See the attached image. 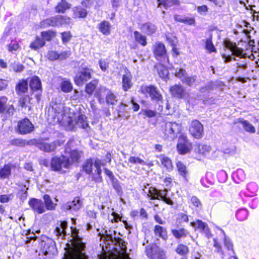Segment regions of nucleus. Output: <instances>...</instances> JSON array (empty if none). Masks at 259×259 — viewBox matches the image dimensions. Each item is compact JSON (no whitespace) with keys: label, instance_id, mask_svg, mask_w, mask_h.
I'll return each mask as SVG.
<instances>
[{"label":"nucleus","instance_id":"obj_48","mask_svg":"<svg viewBox=\"0 0 259 259\" xmlns=\"http://www.w3.org/2000/svg\"><path fill=\"white\" fill-rule=\"evenodd\" d=\"M205 48L209 52H215L216 49L212 42V37L207 38L205 42Z\"/></svg>","mask_w":259,"mask_h":259},{"label":"nucleus","instance_id":"obj_24","mask_svg":"<svg viewBox=\"0 0 259 259\" xmlns=\"http://www.w3.org/2000/svg\"><path fill=\"white\" fill-rule=\"evenodd\" d=\"M29 85L33 91H41V83L40 79L36 76H33L29 82Z\"/></svg>","mask_w":259,"mask_h":259},{"label":"nucleus","instance_id":"obj_30","mask_svg":"<svg viewBox=\"0 0 259 259\" xmlns=\"http://www.w3.org/2000/svg\"><path fill=\"white\" fill-rule=\"evenodd\" d=\"M154 232L156 235L158 236L164 240L167 239V236L166 234V230L163 227L158 225L155 226Z\"/></svg>","mask_w":259,"mask_h":259},{"label":"nucleus","instance_id":"obj_45","mask_svg":"<svg viewBox=\"0 0 259 259\" xmlns=\"http://www.w3.org/2000/svg\"><path fill=\"white\" fill-rule=\"evenodd\" d=\"M74 14L76 17L85 18L87 16V12L85 9L77 7L74 10Z\"/></svg>","mask_w":259,"mask_h":259},{"label":"nucleus","instance_id":"obj_28","mask_svg":"<svg viewBox=\"0 0 259 259\" xmlns=\"http://www.w3.org/2000/svg\"><path fill=\"white\" fill-rule=\"evenodd\" d=\"M111 25L106 21H103L99 24V29L104 35H108L110 33Z\"/></svg>","mask_w":259,"mask_h":259},{"label":"nucleus","instance_id":"obj_40","mask_svg":"<svg viewBox=\"0 0 259 259\" xmlns=\"http://www.w3.org/2000/svg\"><path fill=\"white\" fill-rule=\"evenodd\" d=\"M94 161L92 159H88L83 165L84 171L88 174H91L92 172Z\"/></svg>","mask_w":259,"mask_h":259},{"label":"nucleus","instance_id":"obj_62","mask_svg":"<svg viewBox=\"0 0 259 259\" xmlns=\"http://www.w3.org/2000/svg\"><path fill=\"white\" fill-rule=\"evenodd\" d=\"M144 114L148 117H153L156 115V112L151 110H145L144 111Z\"/></svg>","mask_w":259,"mask_h":259},{"label":"nucleus","instance_id":"obj_51","mask_svg":"<svg viewBox=\"0 0 259 259\" xmlns=\"http://www.w3.org/2000/svg\"><path fill=\"white\" fill-rule=\"evenodd\" d=\"M14 197L13 194H8L0 195V202L2 203H7L11 201Z\"/></svg>","mask_w":259,"mask_h":259},{"label":"nucleus","instance_id":"obj_5","mask_svg":"<svg viewBox=\"0 0 259 259\" xmlns=\"http://www.w3.org/2000/svg\"><path fill=\"white\" fill-rule=\"evenodd\" d=\"M223 45L226 49H228L231 52V56L228 55L226 56L223 54L222 55L223 58L224 59L225 63L229 62L232 59V56L234 57L241 58L243 56V51L238 48L235 44L231 42L229 39H225L223 42Z\"/></svg>","mask_w":259,"mask_h":259},{"label":"nucleus","instance_id":"obj_14","mask_svg":"<svg viewBox=\"0 0 259 259\" xmlns=\"http://www.w3.org/2000/svg\"><path fill=\"white\" fill-rule=\"evenodd\" d=\"M143 92L149 94L152 100L156 101H160L162 100V96L159 93V90L154 86H147L143 88Z\"/></svg>","mask_w":259,"mask_h":259},{"label":"nucleus","instance_id":"obj_15","mask_svg":"<svg viewBox=\"0 0 259 259\" xmlns=\"http://www.w3.org/2000/svg\"><path fill=\"white\" fill-rule=\"evenodd\" d=\"M190 147L191 145L186 140V137L183 136H181L177 144V149L180 153L184 154L188 153L190 151Z\"/></svg>","mask_w":259,"mask_h":259},{"label":"nucleus","instance_id":"obj_31","mask_svg":"<svg viewBox=\"0 0 259 259\" xmlns=\"http://www.w3.org/2000/svg\"><path fill=\"white\" fill-rule=\"evenodd\" d=\"M11 173V167L10 165H5L3 167L0 168V179L8 178Z\"/></svg>","mask_w":259,"mask_h":259},{"label":"nucleus","instance_id":"obj_61","mask_svg":"<svg viewBox=\"0 0 259 259\" xmlns=\"http://www.w3.org/2000/svg\"><path fill=\"white\" fill-rule=\"evenodd\" d=\"M176 76L182 80V78H184L187 76L185 70L182 69H180L178 72L176 73Z\"/></svg>","mask_w":259,"mask_h":259},{"label":"nucleus","instance_id":"obj_54","mask_svg":"<svg viewBox=\"0 0 259 259\" xmlns=\"http://www.w3.org/2000/svg\"><path fill=\"white\" fill-rule=\"evenodd\" d=\"M176 251L180 254L184 255L188 252V248L186 245L180 244L177 248Z\"/></svg>","mask_w":259,"mask_h":259},{"label":"nucleus","instance_id":"obj_34","mask_svg":"<svg viewBox=\"0 0 259 259\" xmlns=\"http://www.w3.org/2000/svg\"><path fill=\"white\" fill-rule=\"evenodd\" d=\"M60 88L61 91L64 93H69L73 89V86L71 82L68 80H63L61 84Z\"/></svg>","mask_w":259,"mask_h":259},{"label":"nucleus","instance_id":"obj_36","mask_svg":"<svg viewBox=\"0 0 259 259\" xmlns=\"http://www.w3.org/2000/svg\"><path fill=\"white\" fill-rule=\"evenodd\" d=\"M136 41L143 46L147 45V38L145 35H142L139 32L136 31L134 33Z\"/></svg>","mask_w":259,"mask_h":259},{"label":"nucleus","instance_id":"obj_46","mask_svg":"<svg viewBox=\"0 0 259 259\" xmlns=\"http://www.w3.org/2000/svg\"><path fill=\"white\" fill-rule=\"evenodd\" d=\"M117 102L116 96L110 91H108L106 95V102L109 104L114 105Z\"/></svg>","mask_w":259,"mask_h":259},{"label":"nucleus","instance_id":"obj_52","mask_svg":"<svg viewBox=\"0 0 259 259\" xmlns=\"http://www.w3.org/2000/svg\"><path fill=\"white\" fill-rule=\"evenodd\" d=\"M112 184L113 187L118 194H120L122 193L121 187L117 179L113 178L112 180Z\"/></svg>","mask_w":259,"mask_h":259},{"label":"nucleus","instance_id":"obj_44","mask_svg":"<svg viewBox=\"0 0 259 259\" xmlns=\"http://www.w3.org/2000/svg\"><path fill=\"white\" fill-rule=\"evenodd\" d=\"M159 76L163 78H166L169 74V72L166 66H159V67L157 68Z\"/></svg>","mask_w":259,"mask_h":259},{"label":"nucleus","instance_id":"obj_38","mask_svg":"<svg viewBox=\"0 0 259 259\" xmlns=\"http://www.w3.org/2000/svg\"><path fill=\"white\" fill-rule=\"evenodd\" d=\"M44 199L45 203V206L48 210H54L55 208L56 204H54L48 195H45L44 196Z\"/></svg>","mask_w":259,"mask_h":259},{"label":"nucleus","instance_id":"obj_26","mask_svg":"<svg viewBox=\"0 0 259 259\" xmlns=\"http://www.w3.org/2000/svg\"><path fill=\"white\" fill-rule=\"evenodd\" d=\"M28 90V82L25 80H21L16 85L15 90L17 94L20 95L25 93Z\"/></svg>","mask_w":259,"mask_h":259},{"label":"nucleus","instance_id":"obj_6","mask_svg":"<svg viewBox=\"0 0 259 259\" xmlns=\"http://www.w3.org/2000/svg\"><path fill=\"white\" fill-rule=\"evenodd\" d=\"M66 23V20L63 16L58 15L41 21L40 22V26L42 28L49 26H59Z\"/></svg>","mask_w":259,"mask_h":259},{"label":"nucleus","instance_id":"obj_21","mask_svg":"<svg viewBox=\"0 0 259 259\" xmlns=\"http://www.w3.org/2000/svg\"><path fill=\"white\" fill-rule=\"evenodd\" d=\"M170 92L173 96L180 99L184 98L186 95L185 89L180 84L171 87Z\"/></svg>","mask_w":259,"mask_h":259},{"label":"nucleus","instance_id":"obj_56","mask_svg":"<svg viewBox=\"0 0 259 259\" xmlns=\"http://www.w3.org/2000/svg\"><path fill=\"white\" fill-rule=\"evenodd\" d=\"M196 80V76L192 77H188L186 76L184 78H182V81L188 85L189 86H191L195 82Z\"/></svg>","mask_w":259,"mask_h":259},{"label":"nucleus","instance_id":"obj_57","mask_svg":"<svg viewBox=\"0 0 259 259\" xmlns=\"http://www.w3.org/2000/svg\"><path fill=\"white\" fill-rule=\"evenodd\" d=\"M71 35L70 32H64L61 33V38L64 44L67 43L71 39Z\"/></svg>","mask_w":259,"mask_h":259},{"label":"nucleus","instance_id":"obj_16","mask_svg":"<svg viewBox=\"0 0 259 259\" xmlns=\"http://www.w3.org/2000/svg\"><path fill=\"white\" fill-rule=\"evenodd\" d=\"M153 53L157 60L166 57V51L165 46L161 42H156L153 46Z\"/></svg>","mask_w":259,"mask_h":259},{"label":"nucleus","instance_id":"obj_23","mask_svg":"<svg viewBox=\"0 0 259 259\" xmlns=\"http://www.w3.org/2000/svg\"><path fill=\"white\" fill-rule=\"evenodd\" d=\"M141 29L143 32L148 35H152L155 33L156 27L155 25L151 23L148 22L142 25Z\"/></svg>","mask_w":259,"mask_h":259},{"label":"nucleus","instance_id":"obj_18","mask_svg":"<svg viewBox=\"0 0 259 259\" xmlns=\"http://www.w3.org/2000/svg\"><path fill=\"white\" fill-rule=\"evenodd\" d=\"M29 205L35 211L40 214L45 212L44 204L42 201L35 198H32L29 201Z\"/></svg>","mask_w":259,"mask_h":259},{"label":"nucleus","instance_id":"obj_4","mask_svg":"<svg viewBox=\"0 0 259 259\" xmlns=\"http://www.w3.org/2000/svg\"><path fill=\"white\" fill-rule=\"evenodd\" d=\"M50 166L52 170L63 172L64 171L63 168H70L71 162L69 158L65 156H55L51 159Z\"/></svg>","mask_w":259,"mask_h":259},{"label":"nucleus","instance_id":"obj_20","mask_svg":"<svg viewBox=\"0 0 259 259\" xmlns=\"http://www.w3.org/2000/svg\"><path fill=\"white\" fill-rule=\"evenodd\" d=\"M67 227V223L66 222H60V223H57V226L54 229V233L58 238L61 237L63 239L66 235L65 230Z\"/></svg>","mask_w":259,"mask_h":259},{"label":"nucleus","instance_id":"obj_35","mask_svg":"<svg viewBox=\"0 0 259 259\" xmlns=\"http://www.w3.org/2000/svg\"><path fill=\"white\" fill-rule=\"evenodd\" d=\"M171 232L174 236L177 239L185 237L188 234V231L184 228L180 230L171 229Z\"/></svg>","mask_w":259,"mask_h":259},{"label":"nucleus","instance_id":"obj_9","mask_svg":"<svg viewBox=\"0 0 259 259\" xmlns=\"http://www.w3.org/2000/svg\"><path fill=\"white\" fill-rule=\"evenodd\" d=\"M189 132L194 138L200 139L203 135V125L198 120H193L189 127Z\"/></svg>","mask_w":259,"mask_h":259},{"label":"nucleus","instance_id":"obj_12","mask_svg":"<svg viewBox=\"0 0 259 259\" xmlns=\"http://www.w3.org/2000/svg\"><path fill=\"white\" fill-rule=\"evenodd\" d=\"M59 144V141H55L51 143L38 142L36 144V146L39 150L45 152L50 153L54 152Z\"/></svg>","mask_w":259,"mask_h":259},{"label":"nucleus","instance_id":"obj_63","mask_svg":"<svg viewBox=\"0 0 259 259\" xmlns=\"http://www.w3.org/2000/svg\"><path fill=\"white\" fill-rule=\"evenodd\" d=\"M18 48V44L15 42L11 43L8 46L9 51L11 52L17 50Z\"/></svg>","mask_w":259,"mask_h":259},{"label":"nucleus","instance_id":"obj_50","mask_svg":"<svg viewBox=\"0 0 259 259\" xmlns=\"http://www.w3.org/2000/svg\"><path fill=\"white\" fill-rule=\"evenodd\" d=\"M41 38L45 41H50L55 36V33L52 31H44L41 32Z\"/></svg>","mask_w":259,"mask_h":259},{"label":"nucleus","instance_id":"obj_27","mask_svg":"<svg viewBox=\"0 0 259 259\" xmlns=\"http://www.w3.org/2000/svg\"><path fill=\"white\" fill-rule=\"evenodd\" d=\"M101 165V160L99 159L96 160L94 162V166L96 168V169L95 170V174H94L93 179L97 182H100L101 181V177H100L102 171Z\"/></svg>","mask_w":259,"mask_h":259},{"label":"nucleus","instance_id":"obj_41","mask_svg":"<svg viewBox=\"0 0 259 259\" xmlns=\"http://www.w3.org/2000/svg\"><path fill=\"white\" fill-rule=\"evenodd\" d=\"M211 150V147L206 145L199 144L197 146L196 151L202 154H206Z\"/></svg>","mask_w":259,"mask_h":259},{"label":"nucleus","instance_id":"obj_64","mask_svg":"<svg viewBox=\"0 0 259 259\" xmlns=\"http://www.w3.org/2000/svg\"><path fill=\"white\" fill-rule=\"evenodd\" d=\"M168 41L171 44V45L173 47L172 49V51L176 55H178L179 53L177 51V49L176 47V43L177 42V40H168Z\"/></svg>","mask_w":259,"mask_h":259},{"label":"nucleus","instance_id":"obj_1","mask_svg":"<svg viewBox=\"0 0 259 259\" xmlns=\"http://www.w3.org/2000/svg\"><path fill=\"white\" fill-rule=\"evenodd\" d=\"M26 236L25 244H28L32 242V246L36 245L38 244L40 250L44 255L52 256L57 253L55 242L52 239L46 237H42L41 239L38 238L35 236L33 233H31L30 230L27 231Z\"/></svg>","mask_w":259,"mask_h":259},{"label":"nucleus","instance_id":"obj_33","mask_svg":"<svg viewBox=\"0 0 259 259\" xmlns=\"http://www.w3.org/2000/svg\"><path fill=\"white\" fill-rule=\"evenodd\" d=\"M177 168L179 174L186 179V177L188 174V170L186 165L182 162L179 161L177 163Z\"/></svg>","mask_w":259,"mask_h":259},{"label":"nucleus","instance_id":"obj_43","mask_svg":"<svg viewBox=\"0 0 259 259\" xmlns=\"http://www.w3.org/2000/svg\"><path fill=\"white\" fill-rule=\"evenodd\" d=\"M220 230L221 231V232L224 237V245L228 250H231L233 251V244H232L231 241L228 237H227L226 236L224 230H223L221 229H220Z\"/></svg>","mask_w":259,"mask_h":259},{"label":"nucleus","instance_id":"obj_11","mask_svg":"<svg viewBox=\"0 0 259 259\" xmlns=\"http://www.w3.org/2000/svg\"><path fill=\"white\" fill-rule=\"evenodd\" d=\"M8 98L5 96L0 97V114L12 115L15 111L12 105L7 104Z\"/></svg>","mask_w":259,"mask_h":259},{"label":"nucleus","instance_id":"obj_2","mask_svg":"<svg viewBox=\"0 0 259 259\" xmlns=\"http://www.w3.org/2000/svg\"><path fill=\"white\" fill-rule=\"evenodd\" d=\"M60 122L68 131L75 130L78 127L85 128L89 126L87 117L82 114L77 116L73 114L68 116L64 115Z\"/></svg>","mask_w":259,"mask_h":259},{"label":"nucleus","instance_id":"obj_55","mask_svg":"<svg viewBox=\"0 0 259 259\" xmlns=\"http://www.w3.org/2000/svg\"><path fill=\"white\" fill-rule=\"evenodd\" d=\"M96 88V84L93 82H90L86 85L85 92L91 95Z\"/></svg>","mask_w":259,"mask_h":259},{"label":"nucleus","instance_id":"obj_47","mask_svg":"<svg viewBox=\"0 0 259 259\" xmlns=\"http://www.w3.org/2000/svg\"><path fill=\"white\" fill-rule=\"evenodd\" d=\"M241 123L243 128L245 131L251 133H254L255 132V129L254 127L247 121H242Z\"/></svg>","mask_w":259,"mask_h":259},{"label":"nucleus","instance_id":"obj_58","mask_svg":"<svg viewBox=\"0 0 259 259\" xmlns=\"http://www.w3.org/2000/svg\"><path fill=\"white\" fill-rule=\"evenodd\" d=\"M208 8L206 5H203L201 6H199L197 8L198 12L201 15H205L207 12Z\"/></svg>","mask_w":259,"mask_h":259},{"label":"nucleus","instance_id":"obj_29","mask_svg":"<svg viewBox=\"0 0 259 259\" xmlns=\"http://www.w3.org/2000/svg\"><path fill=\"white\" fill-rule=\"evenodd\" d=\"M159 158H160L161 164L165 167L167 170L170 171L172 169L173 165L170 158L164 155H160Z\"/></svg>","mask_w":259,"mask_h":259},{"label":"nucleus","instance_id":"obj_19","mask_svg":"<svg viewBox=\"0 0 259 259\" xmlns=\"http://www.w3.org/2000/svg\"><path fill=\"white\" fill-rule=\"evenodd\" d=\"M191 225L194 228L199 229L202 233H204L208 238L210 236L209 229L207 225L202 222L201 221L197 220L195 222H192Z\"/></svg>","mask_w":259,"mask_h":259},{"label":"nucleus","instance_id":"obj_59","mask_svg":"<svg viewBox=\"0 0 259 259\" xmlns=\"http://www.w3.org/2000/svg\"><path fill=\"white\" fill-rule=\"evenodd\" d=\"M48 55L49 59L51 60H57L59 58V54L54 51L50 52Z\"/></svg>","mask_w":259,"mask_h":259},{"label":"nucleus","instance_id":"obj_32","mask_svg":"<svg viewBox=\"0 0 259 259\" xmlns=\"http://www.w3.org/2000/svg\"><path fill=\"white\" fill-rule=\"evenodd\" d=\"M46 41L41 38L36 36L35 41L31 42L30 47L33 50H36L45 46Z\"/></svg>","mask_w":259,"mask_h":259},{"label":"nucleus","instance_id":"obj_3","mask_svg":"<svg viewBox=\"0 0 259 259\" xmlns=\"http://www.w3.org/2000/svg\"><path fill=\"white\" fill-rule=\"evenodd\" d=\"M163 138L168 140H173L182 130L181 124L176 122H166L162 127Z\"/></svg>","mask_w":259,"mask_h":259},{"label":"nucleus","instance_id":"obj_10","mask_svg":"<svg viewBox=\"0 0 259 259\" xmlns=\"http://www.w3.org/2000/svg\"><path fill=\"white\" fill-rule=\"evenodd\" d=\"M18 129L20 134L25 135L32 132L34 125L28 119L25 118L19 121Z\"/></svg>","mask_w":259,"mask_h":259},{"label":"nucleus","instance_id":"obj_39","mask_svg":"<svg viewBox=\"0 0 259 259\" xmlns=\"http://www.w3.org/2000/svg\"><path fill=\"white\" fill-rule=\"evenodd\" d=\"M70 8V5L65 0H61L56 7V12L59 13H64L66 9Z\"/></svg>","mask_w":259,"mask_h":259},{"label":"nucleus","instance_id":"obj_25","mask_svg":"<svg viewBox=\"0 0 259 259\" xmlns=\"http://www.w3.org/2000/svg\"><path fill=\"white\" fill-rule=\"evenodd\" d=\"M82 153L81 151L74 150L70 152L69 159L71 162V165L73 163H77L79 162L80 159L81 157Z\"/></svg>","mask_w":259,"mask_h":259},{"label":"nucleus","instance_id":"obj_37","mask_svg":"<svg viewBox=\"0 0 259 259\" xmlns=\"http://www.w3.org/2000/svg\"><path fill=\"white\" fill-rule=\"evenodd\" d=\"M179 0H159L158 7L163 6L165 9L174 5H179Z\"/></svg>","mask_w":259,"mask_h":259},{"label":"nucleus","instance_id":"obj_53","mask_svg":"<svg viewBox=\"0 0 259 259\" xmlns=\"http://www.w3.org/2000/svg\"><path fill=\"white\" fill-rule=\"evenodd\" d=\"M129 162L133 164L139 163L142 165H145L146 162L138 157L131 156L128 159Z\"/></svg>","mask_w":259,"mask_h":259},{"label":"nucleus","instance_id":"obj_60","mask_svg":"<svg viewBox=\"0 0 259 259\" xmlns=\"http://www.w3.org/2000/svg\"><path fill=\"white\" fill-rule=\"evenodd\" d=\"M29 97L28 96H24L21 98L19 101V106L21 107H26V103Z\"/></svg>","mask_w":259,"mask_h":259},{"label":"nucleus","instance_id":"obj_7","mask_svg":"<svg viewBox=\"0 0 259 259\" xmlns=\"http://www.w3.org/2000/svg\"><path fill=\"white\" fill-rule=\"evenodd\" d=\"M91 70L87 67L79 72L74 77V81L77 85H82L84 82L91 78Z\"/></svg>","mask_w":259,"mask_h":259},{"label":"nucleus","instance_id":"obj_13","mask_svg":"<svg viewBox=\"0 0 259 259\" xmlns=\"http://www.w3.org/2000/svg\"><path fill=\"white\" fill-rule=\"evenodd\" d=\"M82 205V201L78 197L75 198L73 200L65 203L63 206V209L65 211L75 212L78 210Z\"/></svg>","mask_w":259,"mask_h":259},{"label":"nucleus","instance_id":"obj_8","mask_svg":"<svg viewBox=\"0 0 259 259\" xmlns=\"http://www.w3.org/2000/svg\"><path fill=\"white\" fill-rule=\"evenodd\" d=\"M147 256L152 259H166L163 250L156 245H153L146 250Z\"/></svg>","mask_w":259,"mask_h":259},{"label":"nucleus","instance_id":"obj_22","mask_svg":"<svg viewBox=\"0 0 259 259\" xmlns=\"http://www.w3.org/2000/svg\"><path fill=\"white\" fill-rule=\"evenodd\" d=\"M132 76L131 73L126 72L122 76V88L124 91H126L130 89L132 86Z\"/></svg>","mask_w":259,"mask_h":259},{"label":"nucleus","instance_id":"obj_49","mask_svg":"<svg viewBox=\"0 0 259 259\" xmlns=\"http://www.w3.org/2000/svg\"><path fill=\"white\" fill-rule=\"evenodd\" d=\"M190 203L194 207L197 209H201L202 208V204L199 199L196 196H193L190 199Z\"/></svg>","mask_w":259,"mask_h":259},{"label":"nucleus","instance_id":"obj_17","mask_svg":"<svg viewBox=\"0 0 259 259\" xmlns=\"http://www.w3.org/2000/svg\"><path fill=\"white\" fill-rule=\"evenodd\" d=\"M167 192V190L159 191L157 189L151 187L148 189L147 196L152 199L161 200L166 196Z\"/></svg>","mask_w":259,"mask_h":259},{"label":"nucleus","instance_id":"obj_42","mask_svg":"<svg viewBox=\"0 0 259 259\" xmlns=\"http://www.w3.org/2000/svg\"><path fill=\"white\" fill-rule=\"evenodd\" d=\"M175 19L177 21L187 23L189 25H192L195 22V20L194 19L187 18L185 17H183L182 16L180 15H175Z\"/></svg>","mask_w":259,"mask_h":259}]
</instances>
